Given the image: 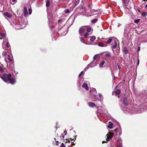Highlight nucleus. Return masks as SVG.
<instances>
[{"mask_svg": "<svg viewBox=\"0 0 147 147\" xmlns=\"http://www.w3.org/2000/svg\"><path fill=\"white\" fill-rule=\"evenodd\" d=\"M11 74L7 75V74H3L1 77V78L5 82L13 84L15 83L16 81L14 79H11Z\"/></svg>", "mask_w": 147, "mask_h": 147, "instance_id": "nucleus-1", "label": "nucleus"}, {"mask_svg": "<svg viewBox=\"0 0 147 147\" xmlns=\"http://www.w3.org/2000/svg\"><path fill=\"white\" fill-rule=\"evenodd\" d=\"M86 30L85 26H82L79 29V32L81 36H82L83 35V33L85 32Z\"/></svg>", "mask_w": 147, "mask_h": 147, "instance_id": "nucleus-2", "label": "nucleus"}, {"mask_svg": "<svg viewBox=\"0 0 147 147\" xmlns=\"http://www.w3.org/2000/svg\"><path fill=\"white\" fill-rule=\"evenodd\" d=\"M113 133L111 132H109V134L107 135V141H110V140L113 137Z\"/></svg>", "mask_w": 147, "mask_h": 147, "instance_id": "nucleus-3", "label": "nucleus"}, {"mask_svg": "<svg viewBox=\"0 0 147 147\" xmlns=\"http://www.w3.org/2000/svg\"><path fill=\"white\" fill-rule=\"evenodd\" d=\"M14 28L16 30H19L23 28L24 26L20 24H15L14 26Z\"/></svg>", "mask_w": 147, "mask_h": 147, "instance_id": "nucleus-4", "label": "nucleus"}, {"mask_svg": "<svg viewBox=\"0 0 147 147\" xmlns=\"http://www.w3.org/2000/svg\"><path fill=\"white\" fill-rule=\"evenodd\" d=\"M94 94V96H93V98H99L100 100H102L103 98L102 96V95L101 94L99 93L98 94V97H97L96 96V94Z\"/></svg>", "mask_w": 147, "mask_h": 147, "instance_id": "nucleus-5", "label": "nucleus"}, {"mask_svg": "<svg viewBox=\"0 0 147 147\" xmlns=\"http://www.w3.org/2000/svg\"><path fill=\"white\" fill-rule=\"evenodd\" d=\"M3 14L4 16H7L8 18H10L12 17L11 15L7 12L4 13H3Z\"/></svg>", "mask_w": 147, "mask_h": 147, "instance_id": "nucleus-6", "label": "nucleus"}, {"mask_svg": "<svg viewBox=\"0 0 147 147\" xmlns=\"http://www.w3.org/2000/svg\"><path fill=\"white\" fill-rule=\"evenodd\" d=\"M73 3L74 4V7H75L76 5H77L80 2V0H73Z\"/></svg>", "mask_w": 147, "mask_h": 147, "instance_id": "nucleus-7", "label": "nucleus"}, {"mask_svg": "<svg viewBox=\"0 0 147 147\" xmlns=\"http://www.w3.org/2000/svg\"><path fill=\"white\" fill-rule=\"evenodd\" d=\"M24 15L25 16H27L28 15V11L26 7H24Z\"/></svg>", "mask_w": 147, "mask_h": 147, "instance_id": "nucleus-8", "label": "nucleus"}, {"mask_svg": "<svg viewBox=\"0 0 147 147\" xmlns=\"http://www.w3.org/2000/svg\"><path fill=\"white\" fill-rule=\"evenodd\" d=\"M85 28L87 33L90 32L92 29L89 26H85Z\"/></svg>", "mask_w": 147, "mask_h": 147, "instance_id": "nucleus-9", "label": "nucleus"}, {"mask_svg": "<svg viewBox=\"0 0 147 147\" xmlns=\"http://www.w3.org/2000/svg\"><path fill=\"white\" fill-rule=\"evenodd\" d=\"M0 36H1L0 38L1 39H4L6 35L4 33H0Z\"/></svg>", "mask_w": 147, "mask_h": 147, "instance_id": "nucleus-10", "label": "nucleus"}, {"mask_svg": "<svg viewBox=\"0 0 147 147\" xmlns=\"http://www.w3.org/2000/svg\"><path fill=\"white\" fill-rule=\"evenodd\" d=\"M120 92H112V95H115L118 96L119 98L121 96H119V95L120 94Z\"/></svg>", "mask_w": 147, "mask_h": 147, "instance_id": "nucleus-11", "label": "nucleus"}, {"mask_svg": "<svg viewBox=\"0 0 147 147\" xmlns=\"http://www.w3.org/2000/svg\"><path fill=\"white\" fill-rule=\"evenodd\" d=\"M90 41L91 42L94 41L96 39V37L94 36H92L90 37Z\"/></svg>", "mask_w": 147, "mask_h": 147, "instance_id": "nucleus-12", "label": "nucleus"}, {"mask_svg": "<svg viewBox=\"0 0 147 147\" xmlns=\"http://www.w3.org/2000/svg\"><path fill=\"white\" fill-rule=\"evenodd\" d=\"M88 105L90 107H94L95 106V104L92 102H89L88 103Z\"/></svg>", "mask_w": 147, "mask_h": 147, "instance_id": "nucleus-13", "label": "nucleus"}, {"mask_svg": "<svg viewBox=\"0 0 147 147\" xmlns=\"http://www.w3.org/2000/svg\"><path fill=\"white\" fill-rule=\"evenodd\" d=\"M82 87L85 88L87 90L88 89V86L87 84L84 83L82 85Z\"/></svg>", "mask_w": 147, "mask_h": 147, "instance_id": "nucleus-14", "label": "nucleus"}, {"mask_svg": "<svg viewBox=\"0 0 147 147\" xmlns=\"http://www.w3.org/2000/svg\"><path fill=\"white\" fill-rule=\"evenodd\" d=\"M92 65V63H90L87 66V67L85 68V69H86V68L88 69L89 67H94V66H96V65Z\"/></svg>", "mask_w": 147, "mask_h": 147, "instance_id": "nucleus-15", "label": "nucleus"}, {"mask_svg": "<svg viewBox=\"0 0 147 147\" xmlns=\"http://www.w3.org/2000/svg\"><path fill=\"white\" fill-rule=\"evenodd\" d=\"M109 125L108 126V128L109 129H112L113 128V124L111 123L110 121L109 122Z\"/></svg>", "mask_w": 147, "mask_h": 147, "instance_id": "nucleus-16", "label": "nucleus"}, {"mask_svg": "<svg viewBox=\"0 0 147 147\" xmlns=\"http://www.w3.org/2000/svg\"><path fill=\"white\" fill-rule=\"evenodd\" d=\"M105 56L107 57H110L111 56V54L109 52H107L106 53Z\"/></svg>", "mask_w": 147, "mask_h": 147, "instance_id": "nucleus-17", "label": "nucleus"}, {"mask_svg": "<svg viewBox=\"0 0 147 147\" xmlns=\"http://www.w3.org/2000/svg\"><path fill=\"white\" fill-rule=\"evenodd\" d=\"M123 51L125 54H127L128 53V50L125 47H124L123 49Z\"/></svg>", "mask_w": 147, "mask_h": 147, "instance_id": "nucleus-18", "label": "nucleus"}, {"mask_svg": "<svg viewBox=\"0 0 147 147\" xmlns=\"http://www.w3.org/2000/svg\"><path fill=\"white\" fill-rule=\"evenodd\" d=\"M123 104L125 106H127L128 105V103L127 101L125 99H124L123 100Z\"/></svg>", "mask_w": 147, "mask_h": 147, "instance_id": "nucleus-19", "label": "nucleus"}, {"mask_svg": "<svg viewBox=\"0 0 147 147\" xmlns=\"http://www.w3.org/2000/svg\"><path fill=\"white\" fill-rule=\"evenodd\" d=\"M141 14L142 16L143 17H145L147 16V13L146 11L143 12L141 13Z\"/></svg>", "mask_w": 147, "mask_h": 147, "instance_id": "nucleus-20", "label": "nucleus"}, {"mask_svg": "<svg viewBox=\"0 0 147 147\" xmlns=\"http://www.w3.org/2000/svg\"><path fill=\"white\" fill-rule=\"evenodd\" d=\"M7 59L10 61H12V57H11L10 55H8L7 56Z\"/></svg>", "mask_w": 147, "mask_h": 147, "instance_id": "nucleus-21", "label": "nucleus"}, {"mask_svg": "<svg viewBox=\"0 0 147 147\" xmlns=\"http://www.w3.org/2000/svg\"><path fill=\"white\" fill-rule=\"evenodd\" d=\"M116 46L117 43L115 41L114 42L113 44L112 45L113 48L115 49L116 47Z\"/></svg>", "mask_w": 147, "mask_h": 147, "instance_id": "nucleus-22", "label": "nucleus"}, {"mask_svg": "<svg viewBox=\"0 0 147 147\" xmlns=\"http://www.w3.org/2000/svg\"><path fill=\"white\" fill-rule=\"evenodd\" d=\"M99 55L98 54H96L93 57V59L94 60H95L97 59L99 57Z\"/></svg>", "mask_w": 147, "mask_h": 147, "instance_id": "nucleus-23", "label": "nucleus"}, {"mask_svg": "<svg viewBox=\"0 0 147 147\" xmlns=\"http://www.w3.org/2000/svg\"><path fill=\"white\" fill-rule=\"evenodd\" d=\"M46 6L47 7H49L50 5V3H49V1L48 0L46 1Z\"/></svg>", "mask_w": 147, "mask_h": 147, "instance_id": "nucleus-24", "label": "nucleus"}, {"mask_svg": "<svg viewBox=\"0 0 147 147\" xmlns=\"http://www.w3.org/2000/svg\"><path fill=\"white\" fill-rule=\"evenodd\" d=\"M112 39L111 38H110L107 40V41L106 42V43L107 44H110V43H111V42H112Z\"/></svg>", "mask_w": 147, "mask_h": 147, "instance_id": "nucleus-25", "label": "nucleus"}, {"mask_svg": "<svg viewBox=\"0 0 147 147\" xmlns=\"http://www.w3.org/2000/svg\"><path fill=\"white\" fill-rule=\"evenodd\" d=\"M98 45L99 46H100L101 47H104V45L103 44V43L102 42H99L98 43Z\"/></svg>", "mask_w": 147, "mask_h": 147, "instance_id": "nucleus-26", "label": "nucleus"}, {"mask_svg": "<svg viewBox=\"0 0 147 147\" xmlns=\"http://www.w3.org/2000/svg\"><path fill=\"white\" fill-rule=\"evenodd\" d=\"M105 62L104 61H102L100 63L99 65V66L100 67H102L103 65L104 64Z\"/></svg>", "mask_w": 147, "mask_h": 147, "instance_id": "nucleus-27", "label": "nucleus"}, {"mask_svg": "<svg viewBox=\"0 0 147 147\" xmlns=\"http://www.w3.org/2000/svg\"><path fill=\"white\" fill-rule=\"evenodd\" d=\"M118 87V86H117L115 89V91L114 92H121V90H120L119 89H117V88Z\"/></svg>", "mask_w": 147, "mask_h": 147, "instance_id": "nucleus-28", "label": "nucleus"}, {"mask_svg": "<svg viewBox=\"0 0 147 147\" xmlns=\"http://www.w3.org/2000/svg\"><path fill=\"white\" fill-rule=\"evenodd\" d=\"M140 20L139 19H137L134 20V22L135 23H138L140 22Z\"/></svg>", "mask_w": 147, "mask_h": 147, "instance_id": "nucleus-29", "label": "nucleus"}, {"mask_svg": "<svg viewBox=\"0 0 147 147\" xmlns=\"http://www.w3.org/2000/svg\"><path fill=\"white\" fill-rule=\"evenodd\" d=\"M88 34L87 32H86L84 35V36L86 38H88Z\"/></svg>", "mask_w": 147, "mask_h": 147, "instance_id": "nucleus-30", "label": "nucleus"}, {"mask_svg": "<svg viewBox=\"0 0 147 147\" xmlns=\"http://www.w3.org/2000/svg\"><path fill=\"white\" fill-rule=\"evenodd\" d=\"M97 21V19H95L94 20H93L92 21V23H96Z\"/></svg>", "mask_w": 147, "mask_h": 147, "instance_id": "nucleus-31", "label": "nucleus"}, {"mask_svg": "<svg viewBox=\"0 0 147 147\" xmlns=\"http://www.w3.org/2000/svg\"><path fill=\"white\" fill-rule=\"evenodd\" d=\"M7 53L5 51H4L2 53L3 55V56H5L6 55Z\"/></svg>", "mask_w": 147, "mask_h": 147, "instance_id": "nucleus-32", "label": "nucleus"}, {"mask_svg": "<svg viewBox=\"0 0 147 147\" xmlns=\"http://www.w3.org/2000/svg\"><path fill=\"white\" fill-rule=\"evenodd\" d=\"M64 11L65 13H69V10L68 9H66L64 10Z\"/></svg>", "mask_w": 147, "mask_h": 147, "instance_id": "nucleus-33", "label": "nucleus"}, {"mask_svg": "<svg viewBox=\"0 0 147 147\" xmlns=\"http://www.w3.org/2000/svg\"><path fill=\"white\" fill-rule=\"evenodd\" d=\"M28 11H29V14H30L32 13V10L31 9L29 8L28 9Z\"/></svg>", "mask_w": 147, "mask_h": 147, "instance_id": "nucleus-34", "label": "nucleus"}, {"mask_svg": "<svg viewBox=\"0 0 147 147\" xmlns=\"http://www.w3.org/2000/svg\"><path fill=\"white\" fill-rule=\"evenodd\" d=\"M0 71L1 72H3V70L2 68L0 66Z\"/></svg>", "mask_w": 147, "mask_h": 147, "instance_id": "nucleus-35", "label": "nucleus"}, {"mask_svg": "<svg viewBox=\"0 0 147 147\" xmlns=\"http://www.w3.org/2000/svg\"><path fill=\"white\" fill-rule=\"evenodd\" d=\"M64 136L65 135H63V134H62L61 135V136H60L61 139L63 140L64 139Z\"/></svg>", "mask_w": 147, "mask_h": 147, "instance_id": "nucleus-36", "label": "nucleus"}, {"mask_svg": "<svg viewBox=\"0 0 147 147\" xmlns=\"http://www.w3.org/2000/svg\"><path fill=\"white\" fill-rule=\"evenodd\" d=\"M59 147H66V146L65 145H64L63 143H62Z\"/></svg>", "mask_w": 147, "mask_h": 147, "instance_id": "nucleus-37", "label": "nucleus"}, {"mask_svg": "<svg viewBox=\"0 0 147 147\" xmlns=\"http://www.w3.org/2000/svg\"><path fill=\"white\" fill-rule=\"evenodd\" d=\"M80 40H81V42H82L83 43H84V42L83 41V38H82L81 37H80Z\"/></svg>", "mask_w": 147, "mask_h": 147, "instance_id": "nucleus-38", "label": "nucleus"}, {"mask_svg": "<svg viewBox=\"0 0 147 147\" xmlns=\"http://www.w3.org/2000/svg\"><path fill=\"white\" fill-rule=\"evenodd\" d=\"M12 2H13V4L15 3L17 1L16 0H12Z\"/></svg>", "mask_w": 147, "mask_h": 147, "instance_id": "nucleus-39", "label": "nucleus"}, {"mask_svg": "<svg viewBox=\"0 0 147 147\" xmlns=\"http://www.w3.org/2000/svg\"><path fill=\"white\" fill-rule=\"evenodd\" d=\"M83 73V71L81 72L79 75V77Z\"/></svg>", "mask_w": 147, "mask_h": 147, "instance_id": "nucleus-40", "label": "nucleus"}, {"mask_svg": "<svg viewBox=\"0 0 147 147\" xmlns=\"http://www.w3.org/2000/svg\"><path fill=\"white\" fill-rule=\"evenodd\" d=\"M106 141H103L102 142V143H105V142L107 143V141H107V139H106Z\"/></svg>", "mask_w": 147, "mask_h": 147, "instance_id": "nucleus-41", "label": "nucleus"}, {"mask_svg": "<svg viewBox=\"0 0 147 147\" xmlns=\"http://www.w3.org/2000/svg\"><path fill=\"white\" fill-rule=\"evenodd\" d=\"M91 11L93 13L94 12H96L97 11L96 10H93Z\"/></svg>", "mask_w": 147, "mask_h": 147, "instance_id": "nucleus-42", "label": "nucleus"}, {"mask_svg": "<svg viewBox=\"0 0 147 147\" xmlns=\"http://www.w3.org/2000/svg\"><path fill=\"white\" fill-rule=\"evenodd\" d=\"M118 130V129L117 128H116L115 130H114V131L115 132H117V131Z\"/></svg>", "mask_w": 147, "mask_h": 147, "instance_id": "nucleus-43", "label": "nucleus"}, {"mask_svg": "<svg viewBox=\"0 0 147 147\" xmlns=\"http://www.w3.org/2000/svg\"><path fill=\"white\" fill-rule=\"evenodd\" d=\"M6 46L7 47H9V43H6Z\"/></svg>", "mask_w": 147, "mask_h": 147, "instance_id": "nucleus-44", "label": "nucleus"}, {"mask_svg": "<svg viewBox=\"0 0 147 147\" xmlns=\"http://www.w3.org/2000/svg\"><path fill=\"white\" fill-rule=\"evenodd\" d=\"M55 145L57 146H59V144L58 141H57V143H55Z\"/></svg>", "mask_w": 147, "mask_h": 147, "instance_id": "nucleus-45", "label": "nucleus"}, {"mask_svg": "<svg viewBox=\"0 0 147 147\" xmlns=\"http://www.w3.org/2000/svg\"><path fill=\"white\" fill-rule=\"evenodd\" d=\"M138 51H139L140 50V47H138Z\"/></svg>", "mask_w": 147, "mask_h": 147, "instance_id": "nucleus-46", "label": "nucleus"}, {"mask_svg": "<svg viewBox=\"0 0 147 147\" xmlns=\"http://www.w3.org/2000/svg\"><path fill=\"white\" fill-rule=\"evenodd\" d=\"M64 133H65V135H66L67 134V131H64Z\"/></svg>", "mask_w": 147, "mask_h": 147, "instance_id": "nucleus-47", "label": "nucleus"}, {"mask_svg": "<svg viewBox=\"0 0 147 147\" xmlns=\"http://www.w3.org/2000/svg\"><path fill=\"white\" fill-rule=\"evenodd\" d=\"M121 25V24H118V25L117 26L118 27H119Z\"/></svg>", "mask_w": 147, "mask_h": 147, "instance_id": "nucleus-48", "label": "nucleus"}, {"mask_svg": "<svg viewBox=\"0 0 147 147\" xmlns=\"http://www.w3.org/2000/svg\"><path fill=\"white\" fill-rule=\"evenodd\" d=\"M122 2L123 3H124L125 2V0H122Z\"/></svg>", "mask_w": 147, "mask_h": 147, "instance_id": "nucleus-49", "label": "nucleus"}, {"mask_svg": "<svg viewBox=\"0 0 147 147\" xmlns=\"http://www.w3.org/2000/svg\"><path fill=\"white\" fill-rule=\"evenodd\" d=\"M70 142V141H69V140H67L65 142L67 143V142Z\"/></svg>", "mask_w": 147, "mask_h": 147, "instance_id": "nucleus-50", "label": "nucleus"}, {"mask_svg": "<svg viewBox=\"0 0 147 147\" xmlns=\"http://www.w3.org/2000/svg\"><path fill=\"white\" fill-rule=\"evenodd\" d=\"M139 59H138V65H139Z\"/></svg>", "mask_w": 147, "mask_h": 147, "instance_id": "nucleus-51", "label": "nucleus"}, {"mask_svg": "<svg viewBox=\"0 0 147 147\" xmlns=\"http://www.w3.org/2000/svg\"><path fill=\"white\" fill-rule=\"evenodd\" d=\"M122 145H120V146H118L116 147H122Z\"/></svg>", "mask_w": 147, "mask_h": 147, "instance_id": "nucleus-52", "label": "nucleus"}, {"mask_svg": "<svg viewBox=\"0 0 147 147\" xmlns=\"http://www.w3.org/2000/svg\"><path fill=\"white\" fill-rule=\"evenodd\" d=\"M119 140H120V141L121 140V139L120 138L118 140H117L118 141H119Z\"/></svg>", "mask_w": 147, "mask_h": 147, "instance_id": "nucleus-53", "label": "nucleus"}, {"mask_svg": "<svg viewBox=\"0 0 147 147\" xmlns=\"http://www.w3.org/2000/svg\"><path fill=\"white\" fill-rule=\"evenodd\" d=\"M84 44H86V45H89V44H87V43H85V42H84Z\"/></svg>", "mask_w": 147, "mask_h": 147, "instance_id": "nucleus-54", "label": "nucleus"}, {"mask_svg": "<svg viewBox=\"0 0 147 147\" xmlns=\"http://www.w3.org/2000/svg\"><path fill=\"white\" fill-rule=\"evenodd\" d=\"M84 44H86V45H89V44H87V43H85V42H84Z\"/></svg>", "mask_w": 147, "mask_h": 147, "instance_id": "nucleus-55", "label": "nucleus"}, {"mask_svg": "<svg viewBox=\"0 0 147 147\" xmlns=\"http://www.w3.org/2000/svg\"><path fill=\"white\" fill-rule=\"evenodd\" d=\"M138 11L139 12H140L141 11H140V10H139V9H138Z\"/></svg>", "mask_w": 147, "mask_h": 147, "instance_id": "nucleus-56", "label": "nucleus"}, {"mask_svg": "<svg viewBox=\"0 0 147 147\" xmlns=\"http://www.w3.org/2000/svg\"><path fill=\"white\" fill-rule=\"evenodd\" d=\"M61 20H58V22H61Z\"/></svg>", "mask_w": 147, "mask_h": 147, "instance_id": "nucleus-57", "label": "nucleus"}, {"mask_svg": "<svg viewBox=\"0 0 147 147\" xmlns=\"http://www.w3.org/2000/svg\"><path fill=\"white\" fill-rule=\"evenodd\" d=\"M145 7L147 9V4L146 5Z\"/></svg>", "mask_w": 147, "mask_h": 147, "instance_id": "nucleus-58", "label": "nucleus"}, {"mask_svg": "<svg viewBox=\"0 0 147 147\" xmlns=\"http://www.w3.org/2000/svg\"><path fill=\"white\" fill-rule=\"evenodd\" d=\"M75 144L74 143H73V144H71V145H74Z\"/></svg>", "mask_w": 147, "mask_h": 147, "instance_id": "nucleus-59", "label": "nucleus"}, {"mask_svg": "<svg viewBox=\"0 0 147 147\" xmlns=\"http://www.w3.org/2000/svg\"><path fill=\"white\" fill-rule=\"evenodd\" d=\"M143 0L144 1H147V0Z\"/></svg>", "mask_w": 147, "mask_h": 147, "instance_id": "nucleus-60", "label": "nucleus"}, {"mask_svg": "<svg viewBox=\"0 0 147 147\" xmlns=\"http://www.w3.org/2000/svg\"><path fill=\"white\" fill-rule=\"evenodd\" d=\"M94 90H95V88L94 89Z\"/></svg>", "mask_w": 147, "mask_h": 147, "instance_id": "nucleus-61", "label": "nucleus"}, {"mask_svg": "<svg viewBox=\"0 0 147 147\" xmlns=\"http://www.w3.org/2000/svg\"><path fill=\"white\" fill-rule=\"evenodd\" d=\"M95 14V13H94V14Z\"/></svg>", "mask_w": 147, "mask_h": 147, "instance_id": "nucleus-62", "label": "nucleus"}]
</instances>
